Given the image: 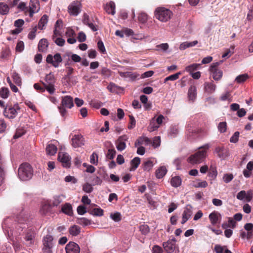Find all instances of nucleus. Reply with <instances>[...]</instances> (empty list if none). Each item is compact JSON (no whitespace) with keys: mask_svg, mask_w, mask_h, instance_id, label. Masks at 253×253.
I'll list each match as a JSON object with an SVG mask.
<instances>
[{"mask_svg":"<svg viewBox=\"0 0 253 253\" xmlns=\"http://www.w3.org/2000/svg\"><path fill=\"white\" fill-rule=\"evenodd\" d=\"M90 213L95 216H100L103 214V211L100 208H95L90 211Z\"/></svg>","mask_w":253,"mask_h":253,"instance_id":"43","label":"nucleus"},{"mask_svg":"<svg viewBox=\"0 0 253 253\" xmlns=\"http://www.w3.org/2000/svg\"><path fill=\"white\" fill-rule=\"evenodd\" d=\"M45 83L42 82L44 87L50 94H53L55 90L54 87L55 80L54 75L51 73L46 75L45 77Z\"/></svg>","mask_w":253,"mask_h":253,"instance_id":"3","label":"nucleus"},{"mask_svg":"<svg viewBox=\"0 0 253 253\" xmlns=\"http://www.w3.org/2000/svg\"><path fill=\"white\" fill-rule=\"evenodd\" d=\"M227 129V124L225 122H222L219 123L218 125V129L221 133L225 132Z\"/></svg>","mask_w":253,"mask_h":253,"instance_id":"45","label":"nucleus"},{"mask_svg":"<svg viewBox=\"0 0 253 253\" xmlns=\"http://www.w3.org/2000/svg\"><path fill=\"white\" fill-rule=\"evenodd\" d=\"M74 71V69L70 67V66H67L66 68V72L67 73V75H66V78L70 79L71 78V75L72 74Z\"/></svg>","mask_w":253,"mask_h":253,"instance_id":"59","label":"nucleus"},{"mask_svg":"<svg viewBox=\"0 0 253 253\" xmlns=\"http://www.w3.org/2000/svg\"><path fill=\"white\" fill-rule=\"evenodd\" d=\"M53 239L51 235L47 234L43 238L42 251L44 253H52L54 247Z\"/></svg>","mask_w":253,"mask_h":253,"instance_id":"4","label":"nucleus"},{"mask_svg":"<svg viewBox=\"0 0 253 253\" xmlns=\"http://www.w3.org/2000/svg\"><path fill=\"white\" fill-rule=\"evenodd\" d=\"M68 11L71 15H78L81 12V3L79 1H74L68 6Z\"/></svg>","mask_w":253,"mask_h":253,"instance_id":"11","label":"nucleus"},{"mask_svg":"<svg viewBox=\"0 0 253 253\" xmlns=\"http://www.w3.org/2000/svg\"><path fill=\"white\" fill-rule=\"evenodd\" d=\"M178 132V128L177 126H171L169 130V136L171 138H174L177 135Z\"/></svg>","mask_w":253,"mask_h":253,"instance_id":"29","label":"nucleus"},{"mask_svg":"<svg viewBox=\"0 0 253 253\" xmlns=\"http://www.w3.org/2000/svg\"><path fill=\"white\" fill-rule=\"evenodd\" d=\"M54 40V42L59 46H63L65 43V41L61 38H56Z\"/></svg>","mask_w":253,"mask_h":253,"instance_id":"54","label":"nucleus"},{"mask_svg":"<svg viewBox=\"0 0 253 253\" xmlns=\"http://www.w3.org/2000/svg\"><path fill=\"white\" fill-rule=\"evenodd\" d=\"M211 146L210 144L207 143L199 148L197 151L191 155L188 158H206L207 156V151Z\"/></svg>","mask_w":253,"mask_h":253,"instance_id":"5","label":"nucleus"},{"mask_svg":"<svg viewBox=\"0 0 253 253\" xmlns=\"http://www.w3.org/2000/svg\"><path fill=\"white\" fill-rule=\"evenodd\" d=\"M48 46V42L46 39H41L38 44V49L40 52H45Z\"/></svg>","mask_w":253,"mask_h":253,"instance_id":"23","label":"nucleus"},{"mask_svg":"<svg viewBox=\"0 0 253 253\" xmlns=\"http://www.w3.org/2000/svg\"><path fill=\"white\" fill-rule=\"evenodd\" d=\"M20 108L18 104H15L13 106L6 107L3 112L4 115L9 118H14L17 115V110H19Z\"/></svg>","mask_w":253,"mask_h":253,"instance_id":"8","label":"nucleus"},{"mask_svg":"<svg viewBox=\"0 0 253 253\" xmlns=\"http://www.w3.org/2000/svg\"><path fill=\"white\" fill-rule=\"evenodd\" d=\"M85 140L81 134H75L72 138V145L74 148L81 147L84 145Z\"/></svg>","mask_w":253,"mask_h":253,"instance_id":"10","label":"nucleus"},{"mask_svg":"<svg viewBox=\"0 0 253 253\" xmlns=\"http://www.w3.org/2000/svg\"><path fill=\"white\" fill-rule=\"evenodd\" d=\"M155 13L156 18L163 22L169 20L172 15L171 11L163 7H158L156 9Z\"/></svg>","mask_w":253,"mask_h":253,"instance_id":"2","label":"nucleus"},{"mask_svg":"<svg viewBox=\"0 0 253 253\" xmlns=\"http://www.w3.org/2000/svg\"><path fill=\"white\" fill-rule=\"evenodd\" d=\"M253 195V191L252 190H249L247 192L244 190H242L237 194V198L239 200L249 202L252 200Z\"/></svg>","mask_w":253,"mask_h":253,"instance_id":"9","label":"nucleus"},{"mask_svg":"<svg viewBox=\"0 0 253 253\" xmlns=\"http://www.w3.org/2000/svg\"><path fill=\"white\" fill-rule=\"evenodd\" d=\"M59 162L62 164L63 167L68 168L71 166L70 159H59Z\"/></svg>","mask_w":253,"mask_h":253,"instance_id":"55","label":"nucleus"},{"mask_svg":"<svg viewBox=\"0 0 253 253\" xmlns=\"http://www.w3.org/2000/svg\"><path fill=\"white\" fill-rule=\"evenodd\" d=\"M157 50H162L163 51H166L169 47V45L167 43H161L156 46Z\"/></svg>","mask_w":253,"mask_h":253,"instance_id":"56","label":"nucleus"},{"mask_svg":"<svg viewBox=\"0 0 253 253\" xmlns=\"http://www.w3.org/2000/svg\"><path fill=\"white\" fill-rule=\"evenodd\" d=\"M181 74V72H179L176 73V74L169 76L165 79L164 83H166L167 81H175L179 78V77Z\"/></svg>","mask_w":253,"mask_h":253,"instance_id":"37","label":"nucleus"},{"mask_svg":"<svg viewBox=\"0 0 253 253\" xmlns=\"http://www.w3.org/2000/svg\"><path fill=\"white\" fill-rule=\"evenodd\" d=\"M76 222L78 224H79L84 226L90 225L91 223V221L90 220H89L85 217L78 218L77 219Z\"/></svg>","mask_w":253,"mask_h":253,"instance_id":"33","label":"nucleus"},{"mask_svg":"<svg viewBox=\"0 0 253 253\" xmlns=\"http://www.w3.org/2000/svg\"><path fill=\"white\" fill-rule=\"evenodd\" d=\"M69 231L71 235L76 236L80 233L81 228L76 225H74L69 228Z\"/></svg>","mask_w":253,"mask_h":253,"instance_id":"28","label":"nucleus"},{"mask_svg":"<svg viewBox=\"0 0 253 253\" xmlns=\"http://www.w3.org/2000/svg\"><path fill=\"white\" fill-rule=\"evenodd\" d=\"M198 43L197 41H194L191 42H185L181 43L179 46L180 50H185L187 48L195 46Z\"/></svg>","mask_w":253,"mask_h":253,"instance_id":"25","label":"nucleus"},{"mask_svg":"<svg viewBox=\"0 0 253 253\" xmlns=\"http://www.w3.org/2000/svg\"><path fill=\"white\" fill-rule=\"evenodd\" d=\"M18 8L22 11H24L26 14L28 11V8L26 7V3L24 2H21L18 5Z\"/></svg>","mask_w":253,"mask_h":253,"instance_id":"60","label":"nucleus"},{"mask_svg":"<svg viewBox=\"0 0 253 253\" xmlns=\"http://www.w3.org/2000/svg\"><path fill=\"white\" fill-rule=\"evenodd\" d=\"M9 8L7 4L0 2V14L2 15H6L9 12Z\"/></svg>","mask_w":253,"mask_h":253,"instance_id":"34","label":"nucleus"},{"mask_svg":"<svg viewBox=\"0 0 253 253\" xmlns=\"http://www.w3.org/2000/svg\"><path fill=\"white\" fill-rule=\"evenodd\" d=\"M9 94V90L8 88L2 87L0 90V96L2 98H6L8 97Z\"/></svg>","mask_w":253,"mask_h":253,"instance_id":"47","label":"nucleus"},{"mask_svg":"<svg viewBox=\"0 0 253 253\" xmlns=\"http://www.w3.org/2000/svg\"><path fill=\"white\" fill-rule=\"evenodd\" d=\"M182 182L181 178L179 176L172 177L170 180V183L172 187H178L181 185Z\"/></svg>","mask_w":253,"mask_h":253,"instance_id":"27","label":"nucleus"},{"mask_svg":"<svg viewBox=\"0 0 253 253\" xmlns=\"http://www.w3.org/2000/svg\"><path fill=\"white\" fill-rule=\"evenodd\" d=\"M92 182L93 185H100L102 180L98 176H94L92 177Z\"/></svg>","mask_w":253,"mask_h":253,"instance_id":"63","label":"nucleus"},{"mask_svg":"<svg viewBox=\"0 0 253 253\" xmlns=\"http://www.w3.org/2000/svg\"><path fill=\"white\" fill-rule=\"evenodd\" d=\"M46 61L48 64H51L55 68L59 66L60 63L62 61V58L59 53L55 54L53 56L51 54H48L46 59Z\"/></svg>","mask_w":253,"mask_h":253,"instance_id":"7","label":"nucleus"},{"mask_svg":"<svg viewBox=\"0 0 253 253\" xmlns=\"http://www.w3.org/2000/svg\"><path fill=\"white\" fill-rule=\"evenodd\" d=\"M61 211L62 212L69 216H72L73 214L72 206L68 203H65L62 206Z\"/></svg>","mask_w":253,"mask_h":253,"instance_id":"18","label":"nucleus"},{"mask_svg":"<svg viewBox=\"0 0 253 253\" xmlns=\"http://www.w3.org/2000/svg\"><path fill=\"white\" fill-rule=\"evenodd\" d=\"M29 9L38 12L40 10L39 4L37 0H30Z\"/></svg>","mask_w":253,"mask_h":253,"instance_id":"35","label":"nucleus"},{"mask_svg":"<svg viewBox=\"0 0 253 253\" xmlns=\"http://www.w3.org/2000/svg\"><path fill=\"white\" fill-rule=\"evenodd\" d=\"M110 217L115 222H119L121 220V214L118 212L111 213Z\"/></svg>","mask_w":253,"mask_h":253,"instance_id":"50","label":"nucleus"},{"mask_svg":"<svg viewBox=\"0 0 253 253\" xmlns=\"http://www.w3.org/2000/svg\"><path fill=\"white\" fill-rule=\"evenodd\" d=\"M192 214V207L191 206L188 205H187L183 211L182 214V219L181 221V224L185 223L191 216Z\"/></svg>","mask_w":253,"mask_h":253,"instance_id":"15","label":"nucleus"},{"mask_svg":"<svg viewBox=\"0 0 253 253\" xmlns=\"http://www.w3.org/2000/svg\"><path fill=\"white\" fill-rule=\"evenodd\" d=\"M97 47L98 50L103 54L106 53V49L104 46V43L102 41L100 40L97 42Z\"/></svg>","mask_w":253,"mask_h":253,"instance_id":"52","label":"nucleus"},{"mask_svg":"<svg viewBox=\"0 0 253 253\" xmlns=\"http://www.w3.org/2000/svg\"><path fill=\"white\" fill-rule=\"evenodd\" d=\"M248 78L249 76L248 74H244L237 76L235 79V81L237 82V83L241 84L246 81L248 79Z\"/></svg>","mask_w":253,"mask_h":253,"instance_id":"41","label":"nucleus"},{"mask_svg":"<svg viewBox=\"0 0 253 253\" xmlns=\"http://www.w3.org/2000/svg\"><path fill=\"white\" fill-rule=\"evenodd\" d=\"M204 87L206 91L209 93H212L215 91L216 86L212 81L211 82H206L204 84Z\"/></svg>","mask_w":253,"mask_h":253,"instance_id":"19","label":"nucleus"},{"mask_svg":"<svg viewBox=\"0 0 253 253\" xmlns=\"http://www.w3.org/2000/svg\"><path fill=\"white\" fill-rule=\"evenodd\" d=\"M208 183L206 181H197L195 183L193 186L196 188H205L207 187Z\"/></svg>","mask_w":253,"mask_h":253,"instance_id":"46","label":"nucleus"},{"mask_svg":"<svg viewBox=\"0 0 253 253\" xmlns=\"http://www.w3.org/2000/svg\"><path fill=\"white\" fill-rule=\"evenodd\" d=\"M48 22V16L46 15H43L38 23V27L41 30L44 29V26Z\"/></svg>","mask_w":253,"mask_h":253,"instance_id":"31","label":"nucleus"},{"mask_svg":"<svg viewBox=\"0 0 253 253\" xmlns=\"http://www.w3.org/2000/svg\"><path fill=\"white\" fill-rule=\"evenodd\" d=\"M61 103L63 107L70 109L74 106L73 98L69 95L63 96Z\"/></svg>","mask_w":253,"mask_h":253,"instance_id":"16","label":"nucleus"},{"mask_svg":"<svg viewBox=\"0 0 253 253\" xmlns=\"http://www.w3.org/2000/svg\"><path fill=\"white\" fill-rule=\"evenodd\" d=\"M64 199V196L63 195H56L53 197L51 204L53 207H57L63 201Z\"/></svg>","mask_w":253,"mask_h":253,"instance_id":"26","label":"nucleus"},{"mask_svg":"<svg viewBox=\"0 0 253 253\" xmlns=\"http://www.w3.org/2000/svg\"><path fill=\"white\" fill-rule=\"evenodd\" d=\"M167 169L166 166H161L159 167L155 171V175L157 178H163L167 172Z\"/></svg>","mask_w":253,"mask_h":253,"instance_id":"21","label":"nucleus"},{"mask_svg":"<svg viewBox=\"0 0 253 253\" xmlns=\"http://www.w3.org/2000/svg\"><path fill=\"white\" fill-rule=\"evenodd\" d=\"M151 144V140L148 137L142 136L139 137L135 142L136 147L141 145H148Z\"/></svg>","mask_w":253,"mask_h":253,"instance_id":"17","label":"nucleus"},{"mask_svg":"<svg viewBox=\"0 0 253 253\" xmlns=\"http://www.w3.org/2000/svg\"><path fill=\"white\" fill-rule=\"evenodd\" d=\"M220 62H216L212 63L210 67V71L212 76V78L215 81H219L223 75L222 70L217 68L218 66L219 65Z\"/></svg>","mask_w":253,"mask_h":253,"instance_id":"6","label":"nucleus"},{"mask_svg":"<svg viewBox=\"0 0 253 253\" xmlns=\"http://www.w3.org/2000/svg\"><path fill=\"white\" fill-rule=\"evenodd\" d=\"M57 158H70L65 148L61 147L58 153Z\"/></svg>","mask_w":253,"mask_h":253,"instance_id":"40","label":"nucleus"},{"mask_svg":"<svg viewBox=\"0 0 253 253\" xmlns=\"http://www.w3.org/2000/svg\"><path fill=\"white\" fill-rule=\"evenodd\" d=\"M148 19V16L144 12L140 13L138 16V19L139 21L141 23H145L146 22Z\"/></svg>","mask_w":253,"mask_h":253,"instance_id":"44","label":"nucleus"},{"mask_svg":"<svg viewBox=\"0 0 253 253\" xmlns=\"http://www.w3.org/2000/svg\"><path fill=\"white\" fill-rule=\"evenodd\" d=\"M161 139L160 136H156L153 138L152 146L154 148H157L160 146Z\"/></svg>","mask_w":253,"mask_h":253,"instance_id":"51","label":"nucleus"},{"mask_svg":"<svg viewBox=\"0 0 253 253\" xmlns=\"http://www.w3.org/2000/svg\"><path fill=\"white\" fill-rule=\"evenodd\" d=\"M104 9L108 14L114 15L116 13L114 2L111 1L108 3H107L105 6Z\"/></svg>","mask_w":253,"mask_h":253,"instance_id":"22","label":"nucleus"},{"mask_svg":"<svg viewBox=\"0 0 253 253\" xmlns=\"http://www.w3.org/2000/svg\"><path fill=\"white\" fill-rule=\"evenodd\" d=\"M83 189L85 192L88 193H90L93 191L92 185L88 183H86L83 185Z\"/></svg>","mask_w":253,"mask_h":253,"instance_id":"48","label":"nucleus"},{"mask_svg":"<svg viewBox=\"0 0 253 253\" xmlns=\"http://www.w3.org/2000/svg\"><path fill=\"white\" fill-rule=\"evenodd\" d=\"M239 132L236 131L234 134L231 137L230 139V141L231 143H236L238 141L239 136Z\"/></svg>","mask_w":253,"mask_h":253,"instance_id":"57","label":"nucleus"},{"mask_svg":"<svg viewBox=\"0 0 253 253\" xmlns=\"http://www.w3.org/2000/svg\"><path fill=\"white\" fill-rule=\"evenodd\" d=\"M66 253H80V248L79 246L75 242H70L65 248Z\"/></svg>","mask_w":253,"mask_h":253,"instance_id":"14","label":"nucleus"},{"mask_svg":"<svg viewBox=\"0 0 253 253\" xmlns=\"http://www.w3.org/2000/svg\"><path fill=\"white\" fill-rule=\"evenodd\" d=\"M34 232L30 231L27 232L25 235V240L28 245H31L34 242Z\"/></svg>","mask_w":253,"mask_h":253,"instance_id":"30","label":"nucleus"},{"mask_svg":"<svg viewBox=\"0 0 253 253\" xmlns=\"http://www.w3.org/2000/svg\"><path fill=\"white\" fill-rule=\"evenodd\" d=\"M175 242L176 240L174 238L167 242H164L163 246L165 251L168 253H172L176 248Z\"/></svg>","mask_w":253,"mask_h":253,"instance_id":"12","label":"nucleus"},{"mask_svg":"<svg viewBox=\"0 0 253 253\" xmlns=\"http://www.w3.org/2000/svg\"><path fill=\"white\" fill-rule=\"evenodd\" d=\"M24 49V43L22 41H19L17 42L16 46V51L18 52H21Z\"/></svg>","mask_w":253,"mask_h":253,"instance_id":"53","label":"nucleus"},{"mask_svg":"<svg viewBox=\"0 0 253 253\" xmlns=\"http://www.w3.org/2000/svg\"><path fill=\"white\" fill-rule=\"evenodd\" d=\"M233 178V175L232 174H225L223 177V179L225 183L230 182Z\"/></svg>","mask_w":253,"mask_h":253,"instance_id":"61","label":"nucleus"},{"mask_svg":"<svg viewBox=\"0 0 253 253\" xmlns=\"http://www.w3.org/2000/svg\"><path fill=\"white\" fill-rule=\"evenodd\" d=\"M209 218L211 225H216L220 222L222 216L218 211H213L209 214Z\"/></svg>","mask_w":253,"mask_h":253,"instance_id":"13","label":"nucleus"},{"mask_svg":"<svg viewBox=\"0 0 253 253\" xmlns=\"http://www.w3.org/2000/svg\"><path fill=\"white\" fill-rule=\"evenodd\" d=\"M139 229L142 234L144 235L147 234L150 232V229L147 225L143 224L139 227Z\"/></svg>","mask_w":253,"mask_h":253,"instance_id":"49","label":"nucleus"},{"mask_svg":"<svg viewBox=\"0 0 253 253\" xmlns=\"http://www.w3.org/2000/svg\"><path fill=\"white\" fill-rule=\"evenodd\" d=\"M129 119H130V124L128 126V128L130 129L133 128L135 126V120L134 118L131 116H129Z\"/></svg>","mask_w":253,"mask_h":253,"instance_id":"62","label":"nucleus"},{"mask_svg":"<svg viewBox=\"0 0 253 253\" xmlns=\"http://www.w3.org/2000/svg\"><path fill=\"white\" fill-rule=\"evenodd\" d=\"M126 76L127 78H129L132 80H134L139 77L138 74L131 72H127Z\"/></svg>","mask_w":253,"mask_h":253,"instance_id":"64","label":"nucleus"},{"mask_svg":"<svg viewBox=\"0 0 253 253\" xmlns=\"http://www.w3.org/2000/svg\"><path fill=\"white\" fill-rule=\"evenodd\" d=\"M200 66V64H191L188 66H187L185 68V71L187 72H188L190 73V74H191V73H193V72L196 70H197L198 68Z\"/></svg>","mask_w":253,"mask_h":253,"instance_id":"36","label":"nucleus"},{"mask_svg":"<svg viewBox=\"0 0 253 253\" xmlns=\"http://www.w3.org/2000/svg\"><path fill=\"white\" fill-rule=\"evenodd\" d=\"M12 78L14 83L20 86L22 84L21 79L20 76L16 73H13Z\"/></svg>","mask_w":253,"mask_h":253,"instance_id":"42","label":"nucleus"},{"mask_svg":"<svg viewBox=\"0 0 253 253\" xmlns=\"http://www.w3.org/2000/svg\"><path fill=\"white\" fill-rule=\"evenodd\" d=\"M153 162L150 160H148L144 162L143 164V169L144 170L149 171L154 166Z\"/></svg>","mask_w":253,"mask_h":253,"instance_id":"38","label":"nucleus"},{"mask_svg":"<svg viewBox=\"0 0 253 253\" xmlns=\"http://www.w3.org/2000/svg\"><path fill=\"white\" fill-rule=\"evenodd\" d=\"M215 152L220 158L227 156L226 154L227 150L224 147H217L216 148Z\"/></svg>","mask_w":253,"mask_h":253,"instance_id":"32","label":"nucleus"},{"mask_svg":"<svg viewBox=\"0 0 253 253\" xmlns=\"http://www.w3.org/2000/svg\"><path fill=\"white\" fill-rule=\"evenodd\" d=\"M78 41L80 42H84L86 40V35L83 32H80L77 37Z\"/></svg>","mask_w":253,"mask_h":253,"instance_id":"58","label":"nucleus"},{"mask_svg":"<svg viewBox=\"0 0 253 253\" xmlns=\"http://www.w3.org/2000/svg\"><path fill=\"white\" fill-rule=\"evenodd\" d=\"M57 151L56 146L52 143H49L46 147V152L48 156H52L54 155Z\"/></svg>","mask_w":253,"mask_h":253,"instance_id":"20","label":"nucleus"},{"mask_svg":"<svg viewBox=\"0 0 253 253\" xmlns=\"http://www.w3.org/2000/svg\"><path fill=\"white\" fill-rule=\"evenodd\" d=\"M18 174L19 178L21 180L26 181L32 177L33 170L30 164L25 163L20 166Z\"/></svg>","mask_w":253,"mask_h":253,"instance_id":"1","label":"nucleus"},{"mask_svg":"<svg viewBox=\"0 0 253 253\" xmlns=\"http://www.w3.org/2000/svg\"><path fill=\"white\" fill-rule=\"evenodd\" d=\"M140 163V159H132L130 162V170H134Z\"/></svg>","mask_w":253,"mask_h":253,"instance_id":"39","label":"nucleus"},{"mask_svg":"<svg viewBox=\"0 0 253 253\" xmlns=\"http://www.w3.org/2000/svg\"><path fill=\"white\" fill-rule=\"evenodd\" d=\"M197 95V89L196 87L194 85H191L189 87L188 92V96L189 99L193 101L196 97Z\"/></svg>","mask_w":253,"mask_h":253,"instance_id":"24","label":"nucleus"}]
</instances>
